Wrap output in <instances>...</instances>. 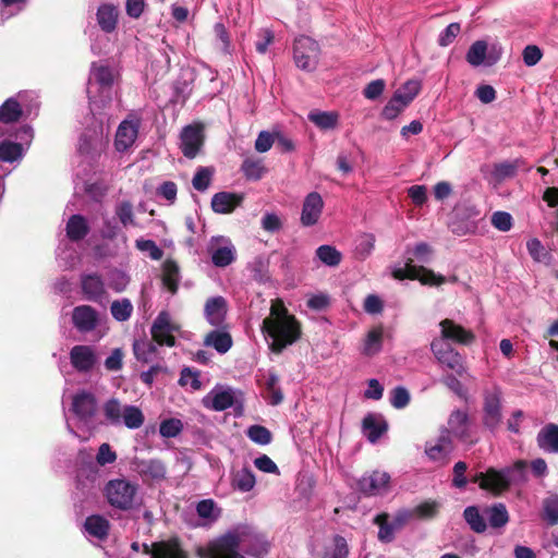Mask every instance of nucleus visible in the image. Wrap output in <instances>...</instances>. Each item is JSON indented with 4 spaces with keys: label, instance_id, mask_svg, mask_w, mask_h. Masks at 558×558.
I'll use <instances>...</instances> for the list:
<instances>
[{
    "label": "nucleus",
    "instance_id": "f257e3e1",
    "mask_svg": "<svg viewBox=\"0 0 558 558\" xmlns=\"http://www.w3.org/2000/svg\"><path fill=\"white\" fill-rule=\"evenodd\" d=\"M432 253L433 250L426 242H420L413 248H407L404 265L395 267L392 269V276L398 280H403L405 278L418 280L422 284L427 286H440L445 283L446 278L444 276L423 266L414 265V258L418 262L427 263Z\"/></svg>",
    "mask_w": 558,
    "mask_h": 558
},
{
    "label": "nucleus",
    "instance_id": "f03ea898",
    "mask_svg": "<svg viewBox=\"0 0 558 558\" xmlns=\"http://www.w3.org/2000/svg\"><path fill=\"white\" fill-rule=\"evenodd\" d=\"M526 462L515 461L512 465L504 469L488 468L484 472L476 473L472 481L477 483L480 488L495 496L507 492L513 483L526 481Z\"/></svg>",
    "mask_w": 558,
    "mask_h": 558
},
{
    "label": "nucleus",
    "instance_id": "7ed1b4c3",
    "mask_svg": "<svg viewBox=\"0 0 558 558\" xmlns=\"http://www.w3.org/2000/svg\"><path fill=\"white\" fill-rule=\"evenodd\" d=\"M113 82L110 66L96 62L92 64L87 93L93 110H102L111 104Z\"/></svg>",
    "mask_w": 558,
    "mask_h": 558
},
{
    "label": "nucleus",
    "instance_id": "20e7f679",
    "mask_svg": "<svg viewBox=\"0 0 558 558\" xmlns=\"http://www.w3.org/2000/svg\"><path fill=\"white\" fill-rule=\"evenodd\" d=\"M262 331L271 339L269 349L276 354H280L287 347L296 342L302 335L301 324L295 317L279 322L264 319Z\"/></svg>",
    "mask_w": 558,
    "mask_h": 558
},
{
    "label": "nucleus",
    "instance_id": "39448f33",
    "mask_svg": "<svg viewBox=\"0 0 558 558\" xmlns=\"http://www.w3.org/2000/svg\"><path fill=\"white\" fill-rule=\"evenodd\" d=\"M136 493L137 485L124 478L111 480L105 487L109 505L123 511L133 508Z\"/></svg>",
    "mask_w": 558,
    "mask_h": 558
},
{
    "label": "nucleus",
    "instance_id": "423d86ee",
    "mask_svg": "<svg viewBox=\"0 0 558 558\" xmlns=\"http://www.w3.org/2000/svg\"><path fill=\"white\" fill-rule=\"evenodd\" d=\"M319 54V46L313 38L304 35L295 38L293 59L299 69L307 72L314 71L318 64Z\"/></svg>",
    "mask_w": 558,
    "mask_h": 558
},
{
    "label": "nucleus",
    "instance_id": "0eeeda50",
    "mask_svg": "<svg viewBox=\"0 0 558 558\" xmlns=\"http://www.w3.org/2000/svg\"><path fill=\"white\" fill-rule=\"evenodd\" d=\"M430 350L441 366L454 371L460 376L471 377L464 366L463 357L449 342L444 341V339H433Z\"/></svg>",
    "mask_w": 558,
    "mask_h": 558
},
{
    "label": "nucleus",
    "instance_id": "6e6552de",
    "mask_svg": "<svg viewBox=\"0 0 558 558\" xmlns=\"http://www.w3.org/2000/svg\"><path fill=\"white\" fill-rule=\"evenodd\" d=\"M453 450V439L450 436V432L447 429H441L438 437L426 441L424 447L427 459L439 466L449 463Z\"/></svg>",
    "mask_w": 558,
    "mask_h": 558
},
{
    "label": "nucleus",
    "instance_id": "1a4fd4ad",
    "mask_svg": "<svg viewBox=\"0 0 558 558\" xmlns=\"http://www.w3.org/2000/svg\"><path fill=\"white\" fill-rule=\"evenodd\" d=\"M501 388L496 385L484 391L483 423L490 429H495L501 422Z\"/></svg>",
    "mask_w": 558,
    "mask_h": 558
},
{
    "label": "nucleus",
    "instance_id": "9d476101",
    "mask_svg": "<svg viewBox=\"0 0 558 558\" xmlns=\"http://www.w3.org/2000/svg\"><path fill=\"white\" fill-rule=\"evenodd\" d=\"M241 536L236 531L228 532L208 545L209 558H245L239 553Z\"/></svg>",
    "mask_w": 558,
    "mask_h": 558
},
{
    "label": "nucleus",
    "instance_id": "9b49d317",
    "mask_svg": "<svg viewBox=\"0 0 558 558\" xmlns=\"http://www.w3.org/2000/svg\"><path fill=\"white\" fill-rule=\"evenodd\" d=\"M179 330V326L171 322V316L167 311H161L155 318L150 333L153 341L159 345L174 347V331Z\"/></svg>",
    "mask_w": 558,
    "mask_h": 558
},
{
    "label": "nucleus",
    "instance_id": "f8f14e48",
    "mask_svg": "<svg viewBox=\"0 0 558 558\" xmlns=\"http://www.w3.org/2000/svg\"><path fill=\"white\" fill-rule=\"evenodd\" d=\"M501 54V48L497 45H493L488 51V44L485 40L474 41L465 56L466 61L472 66L481 65H493L495 64Z\"/></svg>",
    "mask_w": 558,
    "mask_h": 558
},
{
    "label": "nucleus",
    "instance_id": "ddd939ff",
    "mask_svg": "<svg viewBox=\"0 0 558 558\" xmlns=\"http://www.w3.org/2000/svg\"><path fill=\"white\" fill-rule=\"evenodd\" d=\"M390 475L375 470L364 474L357 482L359 489L367 496H381L390 490Z\"/></svg>",
    "mask_w": 558,
    "mask_h": 558
},
{
    "label": "nucleus",
    "instance_id": "4468645a",
    "mask_svg": "<svg viewBox=\"0 0 558 558\" xmlns=\"http://www.w3.org/2000/svg\"><path fill=\"white\" fill-rule=\"evenodd\" d=\"M440 336L435 339H444V341H452L458 344L469 345L475 340V335L457 324L452 319L446 318L439 323Z\"/></svg>",
    "mask_w": 558,
    "mask_h": 558
},
{
    "label": "nucleus",
    "instance_id": "2eb2a0df",
    "mask_svg": "<svg viewBox=\"0 0 558 558\" xmlns=\"http://www.w3.org/2000/svg\"><path fill=\"white\" fill-rule=\"evenodd\" d=\"M182 154L190 159H193L199 153L204 145V132L201 125H187L181 132Z\"/></svg>",
    "mask_w": 558,
    "mask_h": 558
},
{
    "label": "nucleus",
    "instance_id": "dca6fc26",
    "mask_svg": "<svg viewBox=\"0 0 558 558\" xmlns=\"http://www.w3.org/2000/svg\"><path fill=\"white\" fill-rule=\"evenodd\" d=\"M71 410L80 421H90L97 411L96 397L85 390L75 393L72 398Z\"/></svg>",
    "mask_w": 558,
    "mask_h": 558
},
{
    "label": "nucleus",
    "instance_id": "f3484780",
    "mask_svg": "<svg viewBox=\"0 0 558 558\" xmlns=\"http://www.w3.org/2000/svg\"><path fill=\"white\" fill-rule=\"evenodd\" d=\"M140 126V119H126L120 123L114 138V147L118 151L123 153L134 144L138 135Z\"/></svg>",
    "mask_w": 558,
    "mask_h": 558
},
{
    "label": "nucleus",
    "instance_id": "a211bd4d",
    "mask_svg": "<svg viewBox=\"0 0 558 558\" xmlns=\"http://www.w3.org/2000/svg\"><path fill=\"white\" fill-rule=\"evenodd\" d=\"M70 362L77 372L87 373L94 368L97 356L90 345L77 344L70 351Z\"/></svg>",
    "mask_w": 558,
    "mask_h": 558
},
{
    "label": "nucleus",
    "instance_id": "6ab92c4d",
    "mask_svg": "<svg viewBox=\"0 0 558 558\" xmlns=\"http://www.w3.org/2000/svg\"><path fill=\"white\" fill-rule=\"evenodd\" d=\"M324 208V201L317 192L307 194L303 202L301 213V223L303 227L316 225L320 218Z\"/></svg>",
    "mask_w": 558,
    "mask_h": 558
},
{
    "label": "nucleus",
    "instance_id": "aec40b11",
    "mask_svg": "<svg viewBox=\"0 0 558 558\" xmlns=\"http://www.w3.org/2000/svg\"><path fill=\"white\" fill-rule=\"evenodd\" d=\"M408 521L407 513H399L392 522H388V514L380 513L374 518V523L378 525V539L383 543H390L395 538L396 531L400 530Z\"/></svg>",
    "mask_w": 558,
    "mask_h": 558
},
{
    "label": "nucleus",
    "instance_id": "412c9836",
    "mask_svg": "<svg viewBox=\"0 0 558 558\" xmlns=\"http://www.w3.org/2000/svg\"><path fill=\"white\" fill-rule=\"evenodd\" d=\"M98 313L90 305H78L73 308L72 322L81 332L93 331L98 325Z\"/></svg>",
    "mask_w": 558,
    "mask_h": 558
},
{
    "label": "nucleus",
    "instance_id": "4be33fe9",
    "mask_svg": "<svg viewBox=\"0 0 558 558\" xmlns=\"http://www.w3.org/2000/svg\"><path fill=\"white\" fill-rule=\"evenodd\" d=\"M387 430L388 423L379 413H368L362 421V433L372 444H376Z\"/></svg>",
    "mask_w": 558,
    "mask_h": 558
},
{
    "label": "nucleus",
    "instance_id": "5701e85b",
    "mask_svg": "<svg viewBox=\"0 0 558 558\" xmlns=\"http://www.w3.org/2000/svg\"><path fill=\"white\" fill-rule=\"evenodd\" d=\"M244 201V194L233 192H218L211 198V209L217 214H231L240 207Z\"/></svg>",
    "mask_w": 558,
    "mask_h": 558
},
{
    "label": "nucleus",
    "instance_id": "b1692460",
    "mask_svg": "<svg viewBox=\"0 0 558 558\" xmlns=\"http://www.w3.org/2000/svg\"><path fill=\"white\" fill-rule=\"evenodd\" d=\"M81 289L87 301L100 302L106 295L104 280L97 274L82 275Z\"/></svg>",
    "mask_w": 558,
    "mask_h": 558
},
{
    "label": "nucleus",
    "instance_id": "393cba45",
    "mask_svg": "<svg viewBox=\"0 0 558 558\" xmlns=\"http://www.w3.org/2000/svg\"><path fill=\"white\" fill-rule=\"evenodd\" d=\"M445 429L450 432V436H454L462 441L470 438V420L465 411L454 410L448 418V427Z\"/></svg>",
    "mask_w": 558,
    "mask_h": 558
},
{
    "label": "nucleus",
    "instance_id": "a878e982",
    "mask_svg": "<svg viewBox=\"0 0 558 558\" xmlns=\"http://www.w3.org/2000/svg\"><path fill=\"white\" fill-rule=\"evenodd\" d=\"M228 305L223 296L210 298L205 303V316L210 325L221 327L227 316Z\"/></svg>",
    "mask_w": 558,
    "mask_h": 558
},
{
    "label": "nucleus",
    "instance_id": "bb28decb",
    "mask_svg": "<svg viewBox=\"0 0 558 558\" xmlns=\"http://www.w3.org/2000/svg\"><path fill=\"white\" fill-rule=\"evenodd\" d=\"M89 230L87 219L83 215H72L66 221V236L72 242L82 241L89 233Z\"/></svg>",
    "mask_w": 558,
    "mask_h": 558
},
{
    "label": "nucleus",
    "instance_id": "cd10ccee",
    "mask_svg": "<svg viewBox=\"0 0 558 558\" xmlns=\"http://www.w3.org/2000/svg\"><path fill=\"white\" fill-rule=\"evenodd\" d=\"M154 548V557L151 558H187V555L181 548L178 538L155 542Z\"/></svg>",
    "mask_w": 558,
    "mask_h": 558
},
{
    "label": "nucleus",
    "instance_id": "c85d7f7f",
    "mask_svg": "<svg viewBox=\"0 0 558 558\" xmlns=\"http://www.w3.org/2000/svg\"><path fill=\"white\" fill-rule=\"evenodd\" d=\"M162 284L171 294H175L179 289L180 268L175 260L166 259L162 264Z\"/></svg>",
    "mask_w": 558,
    "mask_h": 558
},
{
    "label": "nucleus",
    "instance_id": "c756f323",
    "mask_svg": "<svg viewBox=\"0 0 558 558\" xmlns=\"http://www.w3.org/2000/svg\"><path fill=\"white\" fill-rule=\"evenodd\" d=\"M537 445L541 449L558 453V425L548 424L537 435Z\"/></svg>",
    "mask_w": 558,
    "mask_h": 558
},
{
    "label": "nucleus",
    "instance_id": "7c9ffc66",
    "mask_svg": "<svg viewBox=\"0 0 558 558\" xmlns=\"http://www.w3.org/2000/svg\"><path fill=\"white\" fill-rule=\"evenodd\" d=\"M97 23L105 33H112L118 23V10L112 4H101L97 10Z\"/></svg>",
    "mask_w": 558,
    "mask_h": 558
},
{
    "label": "nucleus",
    "instance_id": "2f4dec72",
    "mask_svg": "<svg viewBox=\"0 0 558 558\" xmlns=\"http://www.w3.org/2000/svg\"><path fill=\"white\" fill-rule=\"evenodd\" d=\"M204 343L213 347L218 353L225 354L231 349L233 340L227 331L213 330L206 335Z\"/></svg>",
    "mask_w": 558,
    "mask_h": 558
},
{
    "label": "nucleus",
    "instance_id": "473e14b6",
    "mask_svg": "<svg viewBox=\"0 0 558 558\" xmlns=\"http://www.w3.org/2000/svg\"><path fill=\"white\" fill-rule=\"evenodd\" d=\"M136 469L142 476H148L153 480H162L167 473L166 465L158 459L141 460L136 462Z\"/></svg>",
    "mask_w": 558,
    "mask_h": 558
},
{
    "label": "nucleus",
    "instance_id": "72a5a7b5",
    "mask_svg": "<svg viewBox=\"0 0 558 558\" xmlns=\"http://www.w3.org/2000/svg\"><path fill=\"white\" fill-rule=\"evenodd\" d=\"M384 329L383 327L372 328L365 336L362 344V353L367 356H373L380 352L383 347Z\"/></svg>",
    "mask_w": 558,
    "mask_h": 558
},
{
    "label": "nucleus",
    "instance_id": "f704fd0d",
    "mask_svg": "<svg viewBox=\"0 0 558 558\" xmlns=\"http://www.w3.org/2000/svg\"><path fill=\"white\" fill-rule=\"evenodd\" d=\"M87 533L99 539H105L110 530L109 521L99 514H93L86 518L84 523Z\"/></svg>",
    "mask_w": 558,
    "mask_h": 558
},
{
    "label": "nucleus",
    "instance_id": "c9c22d12",
    "mask_svg": "<svg viewBox=\"0 0 558 558\" xmlns=\"http://www.w3.org/2000/svg\"><path fill=\"white\" fill-rule=\"evenodd\" d=\"M353 257L357 260L366 259L375 247V236L372 233H362L353 242Z\"/></svg>",
    "mask_w": 558,
    "mask_h": 558
},
{
    "label": "nucleus",
    "instance_id": "e433bc0d",
    "mask_svg": "<svg viewBox=\"0 0 558 558\" xmlns=\"http://www.w3.org/2000/svg\"><path fill=\"white\" fill-rule=\"evenodd\" d=\"M23 116L21 104L13 97L8 98L0 106V122L3 124H12L17 122Z\"/></svg>",
    "mask_w": 558,
    "mask_h": 558
},
{
    "label": "nucleus",
    "instance_id": "4c0bfd02",
    "mask_svg": "<svg viewBox=\"0 0 558 558\" xmlns=\"http://www.w3.org/2000/svg\"><path fill=\"white\" fill-rule=\"evenodd\" d=\"M241 171L247 180L258 181L265 175L267 168L262 159L248 157L243 160Z\"/></svg>",
    "mask_w": 558,
    "mask_h": 558
},
{
    "label": "nucleus",
    "instance_id": "58836bf2",
    "mask_svg": "<svg viewBox=\"0 0 558 558\" xmlns=\"http://www.w3.org/2000/svg\"><path fill=\"white\" fill-rule=\"evenodd\" d=\"M255 483V475L248 468H243L233 474L232 486L242 493L252 490Z\"/></svg>",
    "mask_w": 558,
    "mask_h": 558
},
{
    "label": "nucleus",
    "instance_id": "ea45409f",
    "mask_svg": "<svg viewBox=\"0 0 558 558\" xmlns=\"http://www.w3.org/2000/svg\"><path fill=\"white\" fill-rule=\"evenodd\" d=\"M154 341L135 340L133 343V352L137 361L149 363L157 354V347Z\"/></svg>",
    "mask_w": 558,
    "mask_h": 558
},
{
    "label": "nucleus",
    "instance_id": "a19ab883",
    "mask_svg": "<svg viewBox=\"0 0 558 558\" xmlns=\"http://www.w3.org/2000/svg\"><path fill=\"white\" fill-rule=\"evenodd\" d=\"M23 156V145L16 142L4 140L0 143V161L14 162Z\"/></svg>",
    "mask_w": 558,
    "mask_h": 558
},
{
    "label": "nucleus",
    "instance_id": "79ce46f5",
    "mask_svg": "<svg viewBox=\"0 0 558 558\" xmlns=\"http://www.w3.org/2000/svg\"><path fill=\"white\" fill-rule=\"evenodd\" d=\"M316 257L326 266L336 267L342 260V254L335 247L324 244L317 247Z\"/></svg>",
    "mask_w": 558,
    "mask_h": 558
},
{
    "label": "nucleus",
    "instance_id": "37998d69",
    "mask_svg": "<svg viewBox=\"0 0 558 558\" xmlns=\"http://www.w3.org/2000/svg\"><path fill=\"white\" fill-rule=\"evenodd\" d=\"M308 120L322 130H331L337 125L338 113L326 112V111H311L308 113Z\"/></svg>",
    "mask_w": 558,
    "mask_h": 558
},
{
    "label": "nucleus",
    "instance_id": "c03bdc74",
    "mask_svg": "<svg viewBox=\"0 0 558 558\" xmlns=\"http://www.w3.org/2000/svg\"><path fill=\"white\" fill-rule=\"evenodd\" d=\"M487 519L493 527H504L509 521V514L504 504H496L486 510Z\"/></svg>",
    "mask_w": 558,
    "mask_h": 558
},
{
    "label": "nucleus",
    "instance_id": "a18cd8bd",
    "mask_svg": "<svg viewBox=\"0 0 558 558\" xmlns=\"http://www.w3.org/2000/svg\"><path fill=\"white\" fill-rule=\"evenodd\" d=\"M421 82L418 80H409L402 84L396 92L395 96H400L399 99L403 100L405 105H410L412 100L418 95L421 90Z\"/></svg>",
    "mask_w": 558,
    "mask_h": 558
},
{
    "label": "nucleus",
    "instance_id": "49530a36",
    "mask_svg": "<svg viewBox=\"0 0 558 558\" xmlns=\"http://www.w3.org/2000/svg\"><path fill=\"white\" fill-rule=\"evenodd\" d=\"M104 415L111 425H119L122 422L123 408L121 402L111 398L104 403Z\"/></svg>",
    "mask_w": 558,
    "mask_h": 558
},
{
    "label": "nucleus",
    "instance_id": "de8ad7c7",
    "mask_svg": "<svg viewBox=\"0 0 558 558\" xmlns=\"http://www.w3.org/2000/svg\"><path fill=\"white\" fill-rule=\"evenodd\" d=\"M464 519L471 529L476 533H483L486 531V521L480 513V510L475 506H470L464 509Z\"/></svg>",
    "mask_w": 558,
    "mask_h": 558
},
{
    "label": "nucleus",
    "instance_id": "09e8293b",
    "mask_svg": "<svg viewBox=\"0 0 558 558\" xmlns=\"http://www.w3.org/2000/svg\"><path fill=\"white\" fill-rule=\"evenodd\" d=\"M144 415L140 408L135 405H125L123 408L122 421L128 428H140L144 423Z\"/></svg>",
    "mask_w": 558,
    "mask_h": 558
},
{
    "label": "nucleus",
    "instance_id": "8fccbe9b",
    "mask_svg": "<svg viewBox=\"0 0 558 558\" xmlns=\"http://www.w3.org/2000/svg\"><path fill=\"white\" fill-rule=\"evenodd\" d=\"M110 312L116 320L125 322L133 313V305L129 299L116 300L111 303Z\"/></svg>",
    "mask_w": 558,
    "mask_h": 558
},
{
    "label": "nucleus",
    "instance_id": "3c124183",
    "mask_svg": "<svg viewBox=\"0 0 558 558\" xmlns=\"http://www.w3.org/2000/svg\"><path fill=\"white\" fill-rule=\"evenodd\" d=\"M235 259V252L232 246H222L215 250L211 254V262L216 267H227Z\"/></svg>",
    "mask_w": 558,
    "mask_h": 558
},
{
    "label": "nucleus",
    "instance_id": "603ef678",
    "mask_svg": "<svg viewBox=\"0 0 558 558\" xmlns=\"http://www.w3.org/2000/svg\"><path fill=\"white\" fill-rule=\"evenodd\" d=\"M526 248L534 262L544 264L549 263L550 255L538 239L533 238L529 240L526 242Z\"/></svg>",
    "mask_w": 558,
    "mask_h": 558
},
{
    "label": "nucleus",
    "instance_id": "864d4df0",
    "mask_svg": "<svg viewBox=\"0 0 558 558\" xmlns=\"http://www.w3.org/2000/svg\"><path fill=\"white\" fill-rule=\"evenodd\" d=\"M348 553L347 539L337 535L330 546L326 548L323 558H347Z\"/></svg>",
    "mask_w": 558,
    "mask_h": 558
},
{
    "label": "nucleus",
    "instance_id": "5fc2aeb1",
    "mask_svg": "<svg viewBox=\"0 0 558 558\" xmlns=\"http://www.w3.org/2000/svg\"><path fill=\"white\" fill-rule=\"evenodd\" d=\"M247 437L255 444L265 446L271 442V432L262 425H252L246 432Z\"/></svg>",
    "mask_w": 558,
    "mask_h": 558
},
{
    "label": "nucleus",
    "instance_id": "6e6d98bb",
    "mask_svg": "<svg viewBox=\"0 0 558 558\" xmlns=\"http://www.w3.org/2000/svg\"><path fill=\"white\" fill-rule=\"evenodd\" d=\"M214 170L208 167H199L193 177V187L199 192L206 191L211 182Z\"/></svg>",
    "mask_w": 558,
    "mask_h": 558
},
{
    "label": "nucleus",
    "instance_id": "4d7b16f0",
    "mask_svg": "<svg viewBox=\"0 0 558 558\" xmlns=\"http://www.w3.org/2000/svg\"><path fill=\"white\" fill-rule=\"evenodd\" d=\"M234 403V396L229 390L219 391L211 399L210 409L215 411H225Z\"/></svg>",
    "mask_w": 558,
    "mask_h": 558
},
{
    "label": "nucleus",
    "instance_id": "13d9d810",
    "mask_svg": "<svg viewBox=\"0 0 558 558\" xmlns=\"http://www.w3.org/2000/svg\"><path fill=\"white\" fill-rule=\"evenodd\" d=\"M399 97L393 95L384 107L381 114L386 120L396 119L408 107Z\"/></svg>",
    "mask_w": 558,
    "mask_h": 558
},
{
    "label": "nucleus",
    "instance_id": "bf43d9fd",
    "mask_svg": "<svg viewBox=\"0 0 558 558\" xmlns=\"http://www.w3.org/2000/svg\"><path fill=\"white\" fill-rule=\"evenodd\" d=\"M544 519L549 525L558 524V496L553 495L544 500Z\"/></svg>",
    "mask_w": 558,
    "mask_h": 558
},
{
    "label": "nucleus",
    "instance_id": "052dcab7",
    "mask_svg": "<svg viewBox=\"0 0 558 558\" xmlns=\"http://www.w3.org/2000/svg\"><path fill=\"white\" fill-rule=\"evenodd\" d=\"M183 428L182 422L178 418H168L160 423L159 433L162 437L172 438L178 436Z\"/></svg>",
    "mask_w": 558,
    "mask_h": 558
},
{
    "label": "nucleus",
    "instance_id": "680f3d73",
    "mask_svg": "<svg viewBox=\"0 0 558 558\" xmlns=\"http://www.w3.org/2000/svg\"><path fill=\"white\" fill-rule=\"evenodd\" d=\"M490 222L499 231L507 232L513 226L512 216L507 211H495L492 215Z\"/></svg>",
    "mask_w": 558,
    "mask_h": 558
},
{
    "label": "nucleus",
    "instance_id": "e2e57ef3",
    "mask_svg": "<svg viewBox=\"0 0 558 558\" xmlns=\"http://www.w3.org/2000/svg\"><path fill=\"white\" fill-rule=\"evenodd\" d=\"M291 317H295L291 315L282 300L277 299L271 303L270 314L265 319H272L274 322L290 319Z\"/></svg>",
    "mask_w": 558,
    "mask_h": 558
},
{
    "label": "nucleus",
    "instance_id": "0e129e2a",
    "mask_svg": "<svg viewBox=\"0 0 558 558\" xmlns=\"http://www.w3.org/2000/svg\"><path fill=\"white\" fill-rule=\"evenodd\" d=\"M136 247L142 252H148L154 260H159L163 256V251L153 240H136Z\"/></svg>",
    "mask_w": 558,
    "mask_h": 558
},
{
    "label": "nucleus",
    "instance_id": "69168bd1",
    "mask_svg": "<svg viewBox=\"0 0 558 558\" xmlns=\"http://www.w3.org/2000/svg\"><path fill=\"white\" fill-rule=\"evenodd\" d=\"M116 460L117 453L111 449V446L108 442L101 444L96 456L97 463L104 466L116 462Z\"/></svg>",
    "mask_w": 558,
    "mask_h": 558
},
{
    "label": "nucleus",
    "instance_id": "338daca9",
    "mask_svg": "<svg viewBox=\"0 0 558 558\" xmlns=\"http://www.w3.org/2000/svg\"><path fill=\"white\" fill-rule=\"evenodd\" d=\"M390 402L396 409H402L410 402V393L404 387H396L391 391Z\"/></svg>",
    "mask_w": 558,
    "mask_h": 558
},
{
    "label": "nucleus",
    "instance_id": "774afa93",
    "mask_svg": "<svg viewBox=\"0 0 558 558\" xmlns=\"http://www.w3.org/2000/svg\"><path fill=\"white\" fill-rule=\"evenodd\" d=\"M262 228L270 233L278 232L282 228L280 217L275 213H266L262 218Z\"/></svg>",
    "mask_w": 558,
    "mask_h": 558
}]
</instances>
